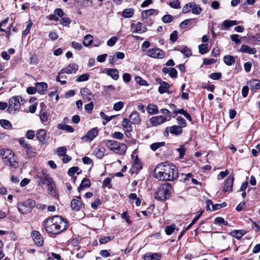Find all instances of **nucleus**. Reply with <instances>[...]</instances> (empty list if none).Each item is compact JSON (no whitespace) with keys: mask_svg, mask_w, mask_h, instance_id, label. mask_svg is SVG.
<instances>
[{"mask_svg":"<svg viewBox=\"0 0 260 260\" xmlns=\"http://www.w3.org/2000/svg\"><path fill=\"white\" fill-rule=\"evenodd\" d=\"M153 177L160 180L173 181L178 177V171L173 164L161 162L154 170Z\"/></svg>","mask_w":260,"mask_h":260,"instance_id":"obj_1","label":"nucleus"},{"mask_svg":"<svg viewBox=\"0 0 260 260\" xmlns=\"http://www.w3.org/2000/svg\"><path fill=\"white\" fill-rule=\"evenodd\" d=\"M44 225L46 231L53 235H58L67 228V220L59 216L48 218L44 221Z\"/></svg>","mask_w":260,"mask_h":260,"instance_id":"obj_2","label":"nucleus"},{"mask_svg":"<svg viewBox=\"0 0 260 260\" xmlns=\"http://www.w3.org/2000/svg\"><path fill=\"white\" fill-rule=\"evenodd\" d=\"M0 155L2 156L3 162L5 165L15 168L17 167L16 156L11 150L8 149H1Z\"/></svg>","mask_w":260,"mask_h":260,"instance_id":"obj_3","label":"nucleus"},{"mask_svg":"<svg viewBox=\"0 0 260 260\" xmlns=\"http://www.w3.org/2000/svg\"><path fill=\"white\" fill-rule=\"evenodd\" d=\"M171 189V185L168 182H165L158 187L154 194V198L160 201L165 200L170 197Z\"/></svg>","mask_w":260,"mask_h":260,"instance_id":"obj_4","label":"nucleus"},{"mask_svg":"<svg viewBox=\"0 0 260 260\" xmlns=\"http://www.w3.org/2000/svg\"><path fill=\"white\" fill-rule=\"evenodd\" d=\"M105 142V145L109 149L117 154L122 155L126 151L127 146L125 144L109 140H106Z\"/></svg>","mask_w":260,"mask_h":260,"instance_id":"obj_5","label":"nucleus"},{"mask_svg":"<svg viewBox=\"0 0 260 260\" xmlns=\"http://www.w3.org/2000/svg\"><path fill=\"white\" fill-rule=\"evenodd\" d=\"M36 202L32 199H27L24 202H19L17 204L18 210L23 214L30 213L32 208L35 206Z\"/></svg>","mask_w":260,"mask_h":260,"instance_id":"obj_6","label":"nucleus"},{"mask_svg":"<svg viewBox=\"0 0 260 260\" xmlns=\"http://www.w3.org/2000/svg\"><path fill=\"white\" fill-rule=\"evenodd\" d=\"M20 99L21 98L19 96H14L10 99L8 111L10 114H14L20 109Z\"/></svg>","mask_w":260,"mask_h":260,"instance_id":"obj_7","label":"nucleus"},{"mask_svg":"<svg viewBox=\"0 0 260 260\" xmlns=\"http://www.w3.org/2000/svg\"><path fill=\"white\" fill-rule=\"evenodd\" d=\"M34 178L39 185L46 184L48 182H50V180L52 179L50 175L44 171L37 172V174L35 175Z\"/></svg>","mask_w":260,"mask_h":260,"instance_id":"obj_8","label":"nucleus"},{"mask_svg":"<svg viewBox=\"0 0 260 260\" xmlns=\"http://www.w3.org/2000/svg\"><path fill=\"white\" fill-rule=\"evenodd\" d=\"M146 54L154 58H162L165 57V52L159 48L150 49L146 51Z\"/></svg>","mask_w":260,"mask_h":260,"instance_id":"obj_9","label":"nucleus"},{"mask_svg":"<svg viewBox=\"0 0 260 260\" xmlns=\"http://www.w3.org/2000/svg\"><path fill=\"white\" fill-rule=\"evenodd\" d=\"M131 29L133 33L142 34L146 32L147 30L145 25H144L141 22H138L136 24L132 23Z\"/></svg>","mask_w":260,"mask_h":260,"instance_id":"obj_10","label":"nucleus"},{"mask_svg":"<svg viewBox=\"0 0 260 260\" xmlns=\"http://www.w3.org/2000/svg\"><path fill=\"white\" fill-rule=\"evenodd\" d=\"M131 121L127 118H124L122 121V126L124 131V134L127 137L131 136L130 132L132 131L133 127L129 123Z\"/></svg>","mask_w":260,"mask_h":260,"instance_id":"obj_11","label":"nucleus"},{"mask_svg":"<svg viewBox=\"0 0 260 260\" xmlns=\"http://www.w3.org/2000/svg\"><path fill=\"white\" fill-rule=\"evenodd\" d=\"M234 180V176H230L224 183L222 191L224 192L232 191L233 187Z\"/></svg>","mask_w":260,"mask_h":260,"instance_id":"obj_12","label":"nucleus"},{"mask_svg":"<svg viewBox=\"0 0 260 260\" xmlns=\"http://www.w3.org/2000/svg\"><path fill=\"white\" fill-rule=\"evenodd\" d=\"M78 69V66L75 63H70L65 68L60 71V74H72L75 73Z\"/></svg>","mask_w":260,"mask_h":260,"instance_id":"obj_13","label":"nucleus"},{"mask_svg":"<svg viewBox=\"0 0 260 260\" xmlns=\"http://www.w3.org/2000/svg\"><path fill=\"white\" fill-rule=\"evenodd\" d=\"M31 237L36 244L38 246H41L43 244V238L39 232L34 231L31 233Z\"/></svg>","mask_w":260,"mask_h":260,"instance_id":"obj_14","label":"nucleus"},{"mask_svg":"<svg viewBox=\"0 0 260 260\" xmlns=\"http://www.w3.org/2000/svg\"><path fill=\"white\" fill-rule=\"evenodd\" d=\"M166 117L164 116L161 115L152 117L150 119V122L154 126H157L158 125L162 124L166 122Z\"/></svg>","mask_w":260,"mask_h":260,"instance_id":"obj_15","label":"nucleus"},{"mask_svg":"<svg viewBox=\"0 0 260 260\" xmlns=\"http://www.w3.org/2000/svg\"><path fill=\"white\" fill-rule=\"evenodd\" d=\"M80 199L81 197L79 196L78 199H73L71 201V207L73 210L78 211L81 209L82 203L80 200Z\"/></svg>","mask_w":260,"mask_h":260,"instance_id":"obj_16","label":"nucleus"},{"mask_svg":"<svg viewBox=\"0 0 260 260\" xmlns=\"http://www.w3.org/2000/svg\"><path fill=\"white\" fill-rule=\"evenodd\" d=\"M80 92L82 97L86 99L87 101H90L94 98V95L87 88L84 87L81 88Z\"/></svg>","mask_w":260,"mask_h":260,"instance_id":"obj_17","label":"nucleus"},{"mask_svg":"<svg viewBox=\"0 0 260 260\" xmlns=\"http://www.w3.org/2000/svg\"><path fill=\"white\" fill-rule=\"evenodd\" d=\"M129 118L131 122L134 124H139L141 121L140 114L137 111L133 112L130 114Z\"/></svg>","mask_w":260,"mask_h":260,"instance_id":"obj_18","label":"nucleus"},{"mask_svg":"<svg viewBox=\"0 0 260 260\" xmlns=\"http://www.w3.org/2000/svg\"><path fill=\"white\" fill-rule=\"evenodd\" d=\"M36 138L42 143L46 142V132L44 129H40L38 131L36 134Z\"/></svg>","mask_w":260,"mask_h":260,"instance_id":"obj_19","label":"nucleus"},{"mask_svg":"<svg viewBox=\"0 0 260 260\" xmlns=\"http://www.w3.org/2000/svg\"><path fill=\"white\" fill-rule=\"evenodd\" d=\"M47 87L48 85L45 82H37L36 84V91L41 94L45 93Z\"/></svg>","mask_w":260,"mask_h":260,"instance_id":"obj_20","label":"nucleus"},{"mask_svg":"<svg viewBox=\"0 0 260 260\" xmlns=\"http://www.w3.org/2000/svg\"><path fill=\"white\" fill-rule=\"evenodd\" d=\"M162 72L165 74H168L172 78H176L177 77V71L173 68H164Z\"/></svg>","mask_w":260,"mask_h":260,"instance_id":"obj_21","label":"nucleus"},{"mask_svg":"<svg viewBox=\"0 0 260 260\" xmlns=\"http://www.w3.org/2000/svg\"><path fill=\"white\" fill-rule=\"evenodd\" d=\"M247 84L250 87L252 91H255L260 89V81L256 79L250 80Z\"/></svg>","mask_w":260,"mask_h":260,"instance_id":"obj_22","label":"nucleus"},{"mask_svg":"<svg viewBox=\"0 0 260 260\" xmlns=\"http://www.w3.org/2000/svg\"><path fill=\"white\" fill-rule=\"evenodd\" d=\"M239 51L249 54H254L256 53V50L255 48H251L246 45H242Z\"/></svg>","mask_w":260,"mask_h":260,"instance_id":"obj_23","label":"nucleus"},{"mask_svg":"<svg viewBox=\"0 0 260 260\" xmlns=\"http://www.w3.org/2000/svg\"><path fill=\"white\" fill-rule=\"evenodd\" d=\"M98 134L97 128H93L87 132L85 137L90 141H92Z\"/></svg>","mask_w":260,"mask_h":260,"instance_id":"obj_24","label":"nucleus"},{"mask_svg":"<svg viewBox=\"0 0 260 260\" xmlns=\"http://www.w3.org/2000/svg\"><path fill=\"white\" fill-rule=\"evenodd\" d=\"M106 74L115 80H117L119 78V73L117 69H108L106 71Z\"/></svg>","mask_w":260,"mask_h":260,"instance_id":"obj_25","label":"nucleus"},{"mask_svg":"<svg viewBox=\"0 0 260 260\" xmlns=\"http://www.w3.org/2000/svg\"><path fill=\"white\" fill-rule=\"evenodd\" d=\"M223 62L227 66H230L235 63V58L232 55H226L223 57Z\"/></svg>","mask_w":260,"mask_h":260,"instance_id":"obj_26","label":"nucleus"},{"mask_svg":"<svg viewBox=\"0 0 260 260\" xmlns=\"http://www.w3.org/2000/svg\"><path fill=\"white\" fill-rule=\"evenodd\" d=\"M171 134L175 135H179L182 133L181 127L177 125H173L170 127Z\"/></svg>","mask_w":260,"mask_h":260,"instance_id":"obj_27","label":"nucleus"},{"mask_svg":"<svg viewBox=\"0 0 260 260\" xmlns=\"http://www.w3.org/2000/svg\"><path fill=\"white\" fill-rule=\"evenodd\" d=\"M170 87V85L166 82H163L160 84L158 87V91L160 94H163L165 92H168V90Z\"/></svg>","mask_w":260,"mask_h":260,"instance_id":"obj_28","label":"nucleus"},{"mask_svg":"<svg viewBox=\"0 0 260 260\" xmlns=\"http://www.w3.org/2000/svg\"><path fill=\"white\" fill-rule=\"evenodd\" d=\"M245 234V232L243 230H234L230 234L237 239H240Z\"/></svg>","mask_w":260,"mask_h":260,"instance_id":"obj_29","label":"nucleus"},{"mask_svg":"<svg viewBox=\"0 0 260 260\" xmlns=\"http://www.w3.org/2000/svg\"><path fill=\"white\" fill-rule=\"evenodd\" d=\"M92 42L93 37L91 35L88 34L84 37L83 44L85 46L88 47L92 44Z\"/></svg>","mask_w":260,"mask_h":260,"instance_id":"obj_30","label":"nucleus"},{"mask_svg":"<svg viewBox=\"0 0 260 260\" xmlns=\"http://www.w3.org/2000/svg\"><path fill=\"white\" fill-rule=\"evenodd\" d=\"M46 185H47L48 190L49 193L52 196L55 194V190L54 189L55 184L54 183L52 179L50 180V182H48Z\"/></svg>","mask_w":260,"mask_h":260,"instance_id":"obj_31","label":"nucleus"},{"mask_svg":"<svg viewBox=\"0 0 260 260\" xmlns=\"http://www.w3.org/2000/svg\"><path fill=\"white\" fill-rule=\"evenodd\" d=\"M147 111L150 114H155L158 113V107L157 106L152 104L148 105L147 108Z\"/></svg>","mask_w":260,"mask_h":260,"instance_id":"obj_32","label":"nucleus"},{"mask_svg":"<svg viewBox=\"0 0 260 260\" xmlns=\"http://www.w3.org/2000/svg\"><path fill=\"white\" fill-rule=\"evenodd\" d=\"M160 258L161 254L158 253L145 255V260H160Z\"/></svg>","mask_w":260,"mask_h":260,"instance_id":"obj_33","label":"nucleus"},{"mask_svg":"<svg viewBox=\"0 0 260 260\" xmlns=\"http://www.w3.org/2000/svg\"><path fill=\"white\" fill-rule=\"evenodd\" d=\"M57 127L59 129L64 130L69 133H73L74 131V129L69 125L58 124Z\"/></svg>","mask_w":260,"mask_h":260,"instance_id":"obj_34","label":"nucleus"},{"mask_svg":"<svg viewBox=\"0 0 260 260\" xmlns=\"http://www.w3.org/2000/svg\"><path fill=\"white\" fill-rule=\"evenodd\" d=\"M195 19L193 18L185 19L180 24V27L182 28H186L188 26L191 25L192 23L195 22Z\"/></svg>","mask_w":260,"mask_h":260,"instance_id":"obj_35","label":"nucleus"},{"mask_svg":"<svg viewBox=\"0 0 260 260\" xmlns=\"http://www.w3.org/2000/svg\"><path fill=\"white\" fill-rule=\"evenodd\" d=\"M191 5L192 7L191 10L192 13L194 15H199L202 11V8L200 7V6L193 2L192 5Z\"/></svg>","mask_w":260,"mask_h":260,"instance_id":"obj_36","label":"nucleus"},{"mask_svg":"<svg viewBox=\"0 0 260 260\" xmlns=\"http://www.w3.org/2000/svg\"><path fill=\"white\" fill-rule=\"evenodd\" d=\"M155 12H157V11L154 9L143 11L142 13V20H143L144 18H147L148 16L153 15Z\"/></svg>","mask_w":260,"mask_h":260,"instance_id":"obj_37","label":"nucleus"},{"mask_svg":"<svg viewBox=\"0 0 260 260\" xmlns=\"http://www.w3.org/2000/svg\"><path fill=\"white\" fill-rule=\"evenodd\" d=\"M90 185V181L88 179L84 178L83 179L81 184L78 187V190L80 191L84 188L88 187Z\"/></svg>","mask_w":260,"mask_h":260,"instance_id":"obj_38","label":"nucleus"},{"mask_svg":"<svg viewBox=\"0 0 260 260\" xmlns=\"http://www.w3.org/2000/svg\"><path fill=\"white\" fill-rule=\"evenodd\" d=\"M94 152L98 158H101L103 157L105 153L104 148L102 147H97L94 149Z\"/></svg>","mask_w":260,"mask_h":260,"instance_id":"obj_39","label":"nucleus"},{"mask_svg":"<svg viewBox=\"0 0 260 260\" xmlns=\"http://www.w3.org/2000/svg\"><path fill=\"white\" fill-rule=\"evenodd\" d=\"M134 15V10L132 8L124 9L122 12V16L124 18H131Z\"/></svg>","mask_w":260,"mask_h":260,"instance_id":"obj_40","label":"nucleus"},{"mask_svg":"<svg viewBox=\"0 0 260 260\" xmlns=\"http://www.w3.org/2000/svg\"><path fill=\"white\" fill-rule=\"evenodd\" d=\"M165 142H156L150 145V147L153 151H156L158 148L165 145Z\"/></svg>","mask_w":260,"mask_h":260,"instance_id":"obj_41","label":"nucleus"},{"mask_svg":"<svg viewBox=\"0 0 260 260\" xmlns=\"http://www.w3.org/2000/svg\"><path fill=\"white\" fill-rule=\"evenodd\" d=\"M0 124L3 128L5 129H9L12 127V124L11 122L8 120L1 119L0 120Z\"/></svg>","mask_w":260,"mask_h":260,"instance_id":"obj_42","label":"nucleus"},{"mask_svg":"<svg viewBox=\"0 0 260 260\" xmlns=\"http://www.w3.org/2000/svg\"><path fill=\"white\" fill-rule=\"evenodd\" d=\"M78 175L81 173V171H79V169L78 167H73L71 168L68 171V175L70 176H73L75 173Z\"/></svg>","mask_w":260,"mask_h":260,"instance_id":"obj_43","label":"nucleus"},{"mask_svg":"<svg viewBox=\"0 0 260 260\" xmlns=\"http://www.w3.org/2000/svg\"><path fill=\"white\" fill-rule=\"evenodd\" d=\"M237 24V22L236 20H226L224 21L223 22V26L226 28H228L232 26L236 25Z\"/></svg>","mask_w":260,"mask_h":260,"instance_id":"obj_44","label":"nucleus"},{"mask_svg":"<svg viewBox=\"0 0 260 260\" xmlns=\"http://www.w3.org/2000/svg\"><path fill=\"white\" fill-rule=\"evenodd\" d=\"M214 223L219 225H227L228 224V222L224 220V218L222 217H217L215 218L214 219Z\"/></svg>","mask_w":260,"mask_h":260,"instance_id":"obj_45","label":"nucleus"},{"mask_svg":"<svg viewBox=\"0 0 260 260\" xmlns=\"http://www.w3.org/2000/svg\"><path fill=\"white\" fill-rule=\"evenodd\" d=\"M100 116L102 118H103L104 120H106V122H103V124H104V125H105L107 122H109L110 120H111L113 119V118H114L115 116L114 115H113L111 116H108L103 111H101L100 112Z\"/></svg>","mask_w":260,"mask_h":260,"instance_id":"obj_46","label":"nucleus"},{"mask_svg":"<svg viewBox=\"0 0 260 260\" xmlns=\"http://www.w3.org/2000/svg\"><path fill=\"white\" fill-rule=\"evenodd\" d=\"M181 52L186 57L191 56L192 54L191 50L187 47H183L181 49Z\"/></svg>","mask_w":260,"mask_h":260,"instance_id":"obj_47","label":"nucleus"},{"mask_svg":"<svg viewBox=\"0 0 260 260\" xmlns=\"http://www.w3.org/2000/svg\"><path fill=\"white\" fill-rule=\"evenodd\" d=\"M208 44H202L199 46V52L202 54H204L208 52Z\"/></svg>","mask_w":260,"mask_h":260,"instance_id":"obj_48","label":"nucleus"},{"mask_svg":"<svg viewBox=\"0 0 260 260\" xmlns=\"http://www.w3.org/2000/svg\"><path fill=\"white\" fill-rule=\"evenodd\" d=\"M186 148L184 145H180L179 148L176 149V151L179 153V158H182L185 154L186 151Z\"/></svg>","mask_w":260,"mask_h":260,"instance_id":"obj_49","label":"nucleus"},{"mask_svg":"<svg viewBox=\"0 0 260 260\" xmlns=\"http://www.w3.org/2000/svg\"><path fill=\"white\" fill-rule=\"evenodd\" d=\"M169 5L171 8L174 9H179L181 7L180 3L178 0L170 2Z\"/></svg>","mask_w":260,"mask_h":260,"instance_id":"obj_50","label":"nucleus"},{"mask_svg":"<svg viewBox=\"0 0 260 260\" xmlns=\"http://www.w3.org/2000/svg\"><path fill=\"white\" fill-rule=\"evenodd\" d=\"M177 121L178 124L180 125L179 126L181 127V128L184 127L186 126L185 120L181 116H178L177 118Z\"/></svg>","mask_w":260,"mask_h":260,"instance_id":"obj_51","label":"nucleus"},{"mask_svg":"<svg viewBox=\"0 0 260 260\" xmlns=\"http://www.w3.org/2000/svg\"><path fill=\"white\" fill-rule=\"evenodd\" d=\"M89 77V75L87 73L83 74L80 75L77 79L76 81L77 82H83L85 81L88 80Z\"/></svg>","mask_w":260,"mask_h":260,"instance_id":"obj_52","label":"nucleus"},{"mask_svg":"<svg viewBox=\"0 0 260 260\" xmlns=\"http://www.w3.org/2000/svg\"><path fill=\"white\" fill-rule=\"evenodd\" d=\"M175 230V225L174 224H172L170 226H167L165 228L166 233L170 235L173 233V232Z\"/></svg>","mask_w":260,"mask_h":260,"instance_id":"obj_53","label":"nucleus"},{"mask_svg":"<svg viewBox=\"0 0 260 260\" xmlns=\"http://www.w3.org/2000/svg\"><path fill=\"white\" fill-rule=\"evenodd\" d=\"M231 39L232 41L235 42L237 44H240L241 43L240 36L237 34L232 35L230 36Z\"/></svg>","mask_w":260,"mask_h":260,"instance_id":"obj_54","label":"nucleus"},{"mask_svg":"<svg viewBox=\"0 0 260 260\" xmlns=\"http://www.w3.org/2000/svg\"><path fill=\"white\" fill-rule=\"evenodd\" d=\"M135 81L136 82L139 84L140 85L142 86H147L148 85V84L147 82L143 80L141 77L140 76H137L135 77Z\"/></svg>","mask_w":260,"mask_h":260,"instance_id":"obj_55","label":"nucleus"},{"mask_svg":"<svg viewBox=\"0 0 260 260\" xmlns=\"http://www.w3.org/2000/svg\"><path fill=\"white\" fill-rule=\"evenodd\" d=\"M40 118L42 122H46L48 119V116L46 112L41 110L40 112Z\"/></svg>","mask_w":260,"mask_h":260,"instance_id":"obj_56","label":"nucleus"},{"mask_svg":"<svg viewBox=\"0 0 260 260\" xmlns=\"http://www.w3.org/2000/svg\"><path fill=\"white\" fill-rule=\"evenodd\" d=\"M192 5V2L189 3L188 4H186L184 6H183L182 8V13H187L189 12L191 9Z\"/></svg>","mask_w":260,"mask_h":260,"instance_id":"obj_57","label":"nucleus"},{"mask_svg":"<svg viewBox=\"0 0 260 260\" xmlns=\"http://www.w3.org/2000/svg\"><path fill=\"white\" fill-rule=\"evenodd\" d=\"M178 31L177 30H174L171 34L170 36V40L174 43L176 42L178 39Z\"/></svg>","mask_w":260,"mask_h":260,"instance_id":"obj_58","label":"nucleus"},{"mask_svg":"<svg viewBox=\"0 0 260 260\" xmlns=\"http://www.w3.org/2000/svg\"><path fill=\"white\" fill-rule=\"evenodd\" d=\"M124 104L122 102H118L115 103L113 106V109L115 111H118L120 110L123 107Z\"/></svg>","mask_w":260,"mask_h":260,"instance_id":"obj_59","label":"nucleus"},{"mask_svg":"<svg viewBox=\"0 0 260 260\" xmlns=\"http://www.w3.org/2000/svg\"><path fill=\"white\" fill-rule=\"evenodd\" d=\"M67 152V148L64 147H60L58 148L57 153L59 156H64Z\"/></svg>","mask_w":260,"mask_h":260,"instance_id":"obj_60","label":"nucleus"},{"mask_svg":"<svg viewBox=\"0 0 260 260\" xmlns=\"http://www.w3.org/2000/svg\"><path fill=\"white\" fill-rule=\"evenodd\" d=\"M102 202L100 199H96L91 204V207L93 209H96L98 207V206L101 205Z\"/></svg>","mask_w":260,"mask_h":260,"instance_id":"obj_61","label":"nucleus"},{"mask_svg":"<svg viewBox=\"0 0 260 260\" xmlns=\"http://www.w3.org/2000/svg\"><path fill=\"white\" fill-rule=\"evenodd\" d=\"M173 20V17L171 15H166L162 18V21L164 23L171 22Z\"/></svg>","mask_w":260,"mask_h":260,"instance_id":"obj_62","label":"nucleus"},{"mask_svg":"<svg viewBox=\"0 0 260 260\" xmlns=\"http://www.w3.org/2000/svg\"><path fill=\"white\" fill-rule=\"evenodd\" d=\"M118 40V38L116 37H113L111 38L107 42V45L109 46L112 47L114 46Z\"/></svg>","mask_w":260,"mask_h":260,"instance_id":"obj_63","label":"nucleus"},{"mask_svg":"<svg viewBox=\"0 0 260 260\" xmlns=\"http://www.w3.org/2000/svg\"><path fill=\"white\" fill-rule=\"evenodd\" d=\"M93 103L91 102L90 103L85 105L84 106V109L87 112L91 113L93 110Z\"/></svg>","mask_w":260,"mask_h":260,"instance_id":"obj_64","label":"nucleus"}]
</instances>
